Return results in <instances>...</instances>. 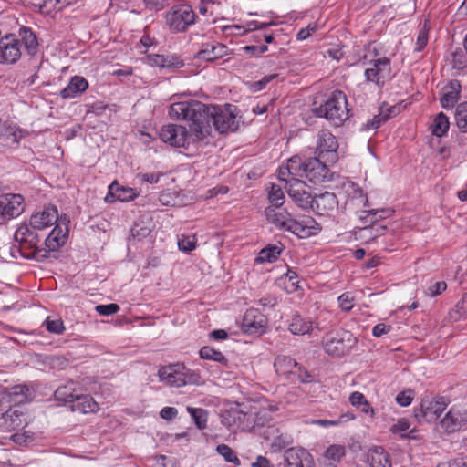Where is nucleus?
<instances>
[{
  "instance_id": "f257e3e1",
  "label": "nucleus",
  "mask_w": 467,
  "mask_h": 467,
  "mask_svg": "<svg viewBox=\"0 0 467 467\" xmlns=\"http://www.w3.org/2000/svg\"><path fill=\"white\" fill-rule=\"evenodd\" d=\"M231 107V104H225L223 109L219 106H208L198 100L172 103L169 109L170 117L173 119L190 121L191 131L180 124H168L161 127L159 137L172 147L188 148L190 144L202 141L210 136L212 126L219 133H225L234 124Z\"/></svg>"
},
{
  "instance_id": "f03ea898",
  "label": "nucleus",
  "mask_w": 467,
  "mask_h": 467,
  "mask_svg": "<svg viewBox=\"0 0 467 467\" xmlns=\"http://www.w3.org/2000/svg\"><path fill=\"white\" fill-rule=\"evenodd\" d=\"M235 425L242 431H251L272 420L271 413L278 410L277 405L267 402L235 403Z\"/></svg>"
},
{
  "instance_id": "7ed1b4c3",
  "label": "nucleus",
  "mask_w": 467,
  "mask_h": 467,
  "mask_svg": "<svg viewBox=\"0 0 467 467\" xmlns=\"http://www.w3.org/2000/svg\"><path fill=\"white\" fill-rule=\"evenodd\" d=\"M43 237L41 231L29 223H22L15 232V241L18 244V252L26 259L42 261L47 258V251L40 244Z\"/></svg>"
},
{
  "instance_id": "20e7f679",
  "label": "nucleus",
  "mask_w": 467,
  "mask_h": 467,
  "mask_svg": "<svg viewBox=\"0 0 467 467\" xmlns=\"http://www.w3.org/2000/svg\"><path fill=\"white\" fill-rule=\"evenodd\" d=\"M315 113L337 127L341 126L349 118L345 93L340 90L333 91L323 104L315 109Z\"/></svg>"
},
{
  "instance_id": "39448f33",
  "label": "nucleus",
  "mask_w": 467,
  "mask_h": 467,
  "mask_svg": "<svg viewBox=\"0 0 467 467\" xmlns=\"http://www.w3.org/2000/svg\"><path fill=\"white\" fill-rule=\"evenodd\" d=\"M158 377L161 382L174 388L202 383L198 372L187 368L183 363L180 362L161 366L158 370Z\"/></svg>"
},
{
  "instance_id": "423d86ee",
  "label": "nucleus",
  "mask_w": 467,
  "mask_h": 467,
  "mask_svg": "<svg viewBox=\"0 0 467 467\" xmlns=\"http://www.w3.org/2000/svg\"><path fill=\"white\" fill-rule=\"evenodd\" d=\"M196 15L189 5H177L172 6L166 14V23L171 31L185 32L189 26L195 23Z\"/></svg>"
},
{
  "instance_id": "0eeeda50",
  "label": "nucleus",
  "mask_w": 467,
  "mask_h": 467,
  "mask_svg": "<svg viewBox=\"0 0 467 467\" xmlns=\"http://www.w3.org/2000/svg\"><path fill=\"white\" fill-rule=\"evenodd\" d=\"M365 81L381 88L391 78V63L388 57L368 62L364 71Z\"/></svg>"
},
{
  "instance_id": "6e6552de",
  "label": "nucleus",
  "mask_w": 467,
  "mask_h": 467,
  "mask_svg": "<svg viewBox=\"0 0 467 467\" xmlns=\"http://www.w3.org/2000/svg\"><path fill=\"white\" fill-rule=\"evenodd\" d=\"M338 143L336 137L328 130H321L317 134L316 153L328 163L337 160Z\"/></svg>"
},
{
  "instance_id": "1a4fd4ad",
  "label": "nucleus",
  "mask_w": 467,
  "mask_h": 467,
  "mask_svg": "<svg viewBox=\"0 0 467 467\" xmlns=\"http://www.w3.org/2000/svg\"><path fill=\"white\" fill-rule=\"evenodd\" d=\"M447 402L444 398L425 397L422 399L420 408L415 410V417L419 420L432 422L438 420L441 414L447 408Z\"/></svg>"
},
{
  "instance_id": "9d476101",
  "label": "nucleus",
  "mask_w": 467,
  "mask_h": 467,
  "mask_svg": "<svg viewBox=\"0 0 467 467\" xmlns=\"http://www.w3.org/2000/svg\"><path fill=\"white\" fill-rule=\"evenodd\" d=\"M268 320L258 309L246 310L242 320V330L244 334L259 337L266 332Z\"/></svg>"
},
{
  "instance_id": "9b49d317",
  "label": "nucleus",
  "mask_w": 467,
  "mask_h": 467,
  "mask_svg": "<svg viewBox=\"0 0 467 467\" xmlns=\"http://www.w3.org/2000/svg\"><path fill=\"white\" fill-rule=\"evenodd\" d=\"M25 210V199L21 194H5L0 196V224L17 217Z\"/></svg>"
},
{
  "instance_id": "f8f14e48",
  "label": "nucleus",
  "mask_w": 467,
  "mask_h": 467,
  "mask_svg": "<svg viewBox=\"0 0 467 467\" xmlns=\"http://www.w3.org/2000/svg\"><path fill=\"white\" fill-rule=\"evenodd\" d=\"M289 197L301 208L307 209L313 203L311 188L301 179L294 178L286 183Z\"/></svg>"
},
{
  "instance_id": "ddd939ff",
  "label": "nucleus",
  "mask_w": 467,
  "mask_h": 467,
  "mask_svg": "<svg viewBox=\"0 0 467 467\" xmlns=\"http://www.w3.org/2000/svg\"><path fill=\"white\" fill-rule=\"evenodd\" d=\"M327 162L323 158L314 157L306 159V174L304 177L313 183H322L332 179Z\"/></svg>"
},
{
  "instance_id": "4468645a",
  "label": "nucleus",
  "mask_w": 467,
  "mask_h": 467,
  "mask_svg": "<svg viewBox=\"0 0 467 467\" xmlns=\"http://www.w3.org/2000/svg\"><path fill=\"white\" fill-rule=\"evenodd\" d=\"M321 226L310 216H303L299 219H292L287 227L290 232L299 238H307L317 235L321 231Z\"/></svg>"
},
{
  "instance_id": "2eb2a0df",
  "label": "nucleus",
  "mask_w": 467,
  "mask_h": 467,
  "mask_svg": "<svg viewBox=\"0 0 467 467\" xmlns=\"http://www.w3.org/2000/svg\"><path fill=\"white\" fill-rule=\"evenodd\" d=\"M20 57V40L12 34L4 35L0 44V62L13 64Z\"/></svg>"
},
{
  "instance_id": "dca6fc26",
  "label": "nucleus",
  "mask_w": 467,
  "mask_h": 467,
  "mask_svg": "<svg viewBox=\"0 0 467 467\" xmlns=\"http://www.w3.org/2000/svg\"><path fill=\"white\" fill-rule=\"evenodd\" d=\"M68 228L66 223V219H62L56 224L53 230L46 237L43 248L47 251V258L50 252L57 251L62 247L67 240Z\"/></svg>"
},
{
  "instance_id": "f3484780",
  "label": "nucleus",
  "mask_w": 467,
  "mask_h": 467,
  "mask_svg": "<svg viewBox=\"0 0 467 467\" xmlns=\"http://www.w3.org/2000/svg\"><path fill=\"white\" fill-rule=\"evenodd\" d=\"M306 160L303 161L298 156L291 157L285 165L279 168L278 178L280 181L288 183L294 178L300 179L306 174Z\"/></svg>"
},
{
  "instance_id": "a211bd4d",
  "label": "nucleus",
  "mask_w": 467,
  "mask_h": 467,
  "mask_svg": "<svg viewBox=\"0 0 467 467\" xmlns=\"http://www.w3.org/2000/svg\"><path fill=\"white\" fill-rule=\"evenodd\" d=\"M26 424L25 414L17 407H10L7 410L0 412V428L4 431H16Z\"/></svg>"
},
{
  "instance_id": "6ab92c4d",
  "label": "nucleus",
  "mask_w": 467,
  "mask_h": 467,
  "mask_svg": "<svg viewBox=\"0 0 467 467\" xmlns=\"http://www.w3.org/2000/svg\"><path fill=\"white\" fill-rule=\"evenodd\" d=\"M284 457L285 467H314L312 455L304 448H289L285 451Z\"/></svg>"
},
{
  "instance_id": "aec40b11",
  "label": "nucleus",
  "mask_w": 467,
  "mask_h": 467,
  "mask_svg": "<svg viewBox=\"0 0 467 467\" xmlns=\"http://www.w3.org/2000/svg\"><path fill=\"white\" fill-rule=\"evenodd\" d=\"M26 135L16 124L5 122L0 132V147L6 149H16L18 147L22 138Z\"/></svg>"
},
{
  "instance_id": "412c9836",
  "label": "nucleus",
  "mask_w": 467,
  "mask_h": 467,
  "mask_svg": "<svg viewBox=\"0 0 467 467\" xmlns=\"http://www.w3.org/2000/svg\"><path fill=\"white\" fill-rule=\"evenodd\" d=\"M58 222V212L55 206H47L41 212L33 213L29 219V224L43 232Z\"/></svg>"
},
{
  "instance_id": "4be33fe9",
  "label": "nucleus",
  "mask_w": 467,
  "mask_h": 467,
  "mask_svg": "<svg viewBox=\"0 0 467 467\" xmlns=\"http://www.w3.org/2000/svg\"><path fill=\"white\" fill-rule=\"evenodd\" d=\"M139 196L136 189L120 185L117 181H114L109 186V192L105 197V202L112 203L116 201L130 202Z\"/></svg>"
},
{
  "instance_id": "5701e85b",
  "label": "nucleus",
  "mask_w": 467,
  "mask_h": 467,
  "mask_svg": "<svg viewBox=\"0 0 467 467\" xmlns=\"http://www.w3.org/2000/svg\"><path fill=\"white\" fill-rule=\"evenodd\" d=\"M263 437L267 441L274 451H281L289 444L293 440L287 433L282 432L275 426H268L263 432Z\"/></svg>"
},
{
  "instance_id": "b1692460",
  "label": "nucleus",
  "mask_w": 467,
  "mask_h": 467,
  "mask_svg": "<svg viewBox=\"0 0 467 467\" xmlns=\"http://www.w3.org/2000/svg\"><path fill=\"white\" fill-rule=\"evenodd\" d=\"M467 422V413L459 407H452L441 421V426L447 432H453Z\"/></svg>"
},
{
  "instance_id": "393cba45",
  "label": "nucleus",
  "mask_w": 467,
  "mask_h": 467,
  "mask_svg": "<svg viewBox=\"0 0 467 467\" xmlns=\"http://www.w3.org/2000/svg\"><path fill=\"white\" fill-rule=\"evenodd\" d=\"M337 206V196L329 192L315 195L313 197V203H311L312 210L316 211L320 215L328 214L335 210Z\"/></svg>"
},
{
  "instance_id": "a878e982",
  "label": "nucleus",
  "mask_w": 467,
  "mask_h": 467,
  "mask_svg": "<svg viewBox=\"0 0 467 467\" xmlns=\"http://www.w3.org/2000/svg\"><path fill=\"white\" fill-rule=\"evenodd\" d=\"M228 52L226 46L217 42L202 44L201 49L196 54V58L205 61H214L223 57Z\"/></svg>"
},
{
  "instance_id": "bb28decb",
  "label": "nucleus",
  "mask_w": 467,
  "mask_h": 467,
  "mask_svg": "<svg viewBox=\"0 0 467 467\" xmlns=\"http://www.w3.org/2000/svg\"><path fill=\"white\" fill-rule=\"evenodd\" d=\"M31 390L26 385H16L11 388L5 389L3 400H6L7 402L12 403V407L26 403L31 397Z\"/></svg>"
},
{
  "instance_id": "cd10ccee",
  "label": "nucleus",
  "mask_w": 467,
  "mask_h": 467,
  "mask_svg": "<svg viewBox=\"0 0 467 467\" xmlns=\"http://www.w3.org/2000/svg\"><path fill=\"white\" fill-rule=\"evenodd\" d=\"M265 215L271 223H273L279 230L283 231H287L290 221L293 219L290 213H288L285 210L276 207H267L265 209Z\"/></svg>"
},
{
  "instance_id": "c85d7f7f",
  "label": "nucleus",
  "mask_w": 467,
  "mask_h": 467,
  "mask_svg": "<svg viewBox=\"0 0 467 467\" xmlns=\"http://www.w3.org/2000/svg\"><path fill=\"white\" fill-rule=\"evenodd\" d=\"M88 88V80L81 76H74L70 78L69 83L60 91L63 99H73L84 93Z\"/></svg>"
},
{
  "instance_id": "c756f323",
  "label": "nucleus",
  "mask_w": 467,
  "mask_h": 467,
  "mask_svg": "<svg viewBox=\"0 0 467 467\" xmlns=\"http://www.w3.org/2000/svg\"><path fill=\"white\" fill-rule=\"evenodd\" d=\"M314 327V322L310 318L298 314L294 315L288 323V330L296 336L308 335Z\"/></svg>"
},
{
  "instance_id": "7c9ffc66",
  "label": "nucleus",
  "mask_w": 467,
  "mask_h": 467,
  "mask_svg": "<svg viewBox=\"0 0 467 467\" xmlns=\"http://www.w3.org/2000/svg\"><path fill=\"white\" fill-rule=\"evenodd\" d=\"M461 85L457 80L451 81L442 89L441 105L444 109H451L459 100Z\"/></svg>"
},
{
  "instance_id": "2f4dec72",
  "label": "nucleus",
  "mask_w": 467,
  "mask_h": 467,
  "mask_svg": "<svg viewBox=\"0 0 467 467\" xmlns=\"http://www.w3.org/2000/svg\"><path fill=\"white\" fill-rule=\"evenodd\" d=\"M350 334L344 333L343 337L331 338L325 344V349L327 353L334 357H340L345 355L349 348V346L346 344V340L350 342Z\"/></svg>"
},
{
  "instance_id": "473e14b6",
  "label": "nucleus",
  "mask_w": 467,
  "mask_h": 467,
  "mask_svg": "<svg viewBox=\"0 0 467 467\" xmlns=\"http://www.w3.org/2000/svg\"><path fill=\"white\" fill-rule=\"evenodd\" d=\"M70 408L73 411H79L86 414L96 411L99 409V405L91 396L82 394L79 389Z\"/></svg>"
},
{
  "instance_id": "72a5a7b5",
  "label": "nucleus",
  "mask_w": 467,
  "mask_h": 467,
  "mask_svg": "<svg viewBox=\"0 0 467 467\" xmlns=\"http://www.w3.org/2000/svg\"><path fill=\"white\" fill-rule=\"evenodd\" d=\"M283 251L281 243L269 244L258 253L255 261L259 264L275 262Z\"/></svg>"
},
{
  "instance_id": "f704fd0d",
  "label": "nucleus",
  "mask_w": 467,
  "mask_h": 467,
  "mask_svg": "<svg viewBox=\"0 0 467 467\" xmlns=\"http://www.w3.org/2000/svg\"><path fill=\"white\" fill-rule=\"evenodd\" d=\"M368 462L371 467H391L389 454L382 447L379 446L369 449Z\"/></svg>"
},
{
  "instance_id": "c9c22d12",
  "label": "nucleus",
  "mask_w": 467,
  "mask_h": 467,
  "mask_svg": "<svg viewBox=\"0 0 467 467\" xmlns=\"http://www.w3.org/2000/svg\"><path fill=\"white\" fill-rule=\"evenodd\" d=\"M78 390L79 389H76L75 384L70 382L67 385L58 387L54 393V397L57 401L69 404L70 406L74 401L75 397H77Z\"/></svg>"
},
{
  "instance_id": "e433bc0d",
  "label": "nucleus",
  "mask_w": 467,
  "mask_h": 467,
  "mask_svg": "<svg viewBox=\"0 0 467 467\" xmlns=\"http://www.w3.org/2000/svg\"><path fill=\"white\" fill-rule=\"evenodd\" d=\"M393 434L399 435L400 438L417 439L415 429L410 430V424L407 419H400L390 427Z\"/></svg>"
},
{
  "instance_id": "4c0bfd02",
  "label": "nucleus",
  "mask_w": 467,
  "mask_h": 467,
  "mask_svg": "<svg viewBox=\"0 0 467 467\" xmlns=\"http://www.w3.org/2000/svg\"><path fill=\"white\" fill-rule=\"evenodd\" d=\"M297 366L298 364L293 358L286 356L278 357L274 363L276 373L280 375L294 373Z\"/></svg>"
},
{
  "instance_id": "58836bf2",
  "label": "nucleus",
  "mask_w": 467,
  "mask_h": 467,
  "mask_svg": "<svg viewBox=\"0 0 467 467\" xmlns=\"http://www.w3.org/2000/svg\"><path fill=\"white\" fill-rule=\"evenodd\" d=\"M450 128L449 118L443 113H439L431 125V132L436 137L444 136Z\"/></svg>"
},
{
  "instance_id": "ea45409f",
  "label": "nucleus",
  "mask_w": 467,
  "mask_h": 467,
  "mask_svg": "<svg viewBox=\"0 0 467 467\" xmlns=\"http://www.w3.org/2000/svg\"><path fill=\"white\" fill-rule=\"evenodd\" d=\"M279 281L284 289L289 294L295 293L300 288L298 275L292 269H288L285 275L280 277Z\"/></svg>"
},
{
  "instance_id": "a19ab883",
  "label": "nucleus",
  "mask_w": 467,
  "mask_h": 467,
  "mask_svg": "<svg viewBox=\"0 0 467 467\" xmlns=\"http://www.w3.org/2000/svg\"><path fill=\"white\" fill-rule=\"evenodd\" d=\"M268 200L272 204L270 207L280 208L285 202V194L280 185L269 183L266 185Z\"/></svg>"
},
{
  "instance_id": "79ce46f5",
  "label": "nucleus",
  "mask_w": 467,
  "mask_h": 467,
  "mask_svg": "<svg viewBox=\"0 0 467 467\" xmlns=\"http://www.w3.org/2000/svg\"><path fill=\"white\" fill-rule=\"evenodd\" d=\"M19 36L26 50L30 54L35 53L38 43L37 38L32 29L23 26L19 30Z\"/></svg>"
},
{
  "instance_id": "37998d69",
  "label": "nucleus",
  "mask_w": 467,
  "mask_h": 467,
  "mask_svg": "<svg viewBox=\"0 0 467 467\" xmlns=\"http://www.w3.org/2000/svg\"><path fill=\"white\" fill-rule=\"evenodd\" d=\"M394 108H389L386 110L380 109V112L366 123L367 130H376L385 123L391 116Z\"/></svg>"
},
{
  "instance_id": "c03bdc74",
  "label": "nucleus",
  "mask_w": 467,
  "mask_h": 467,
  "mask_svg": "<svg viewBox=\"0 0 467 467\" xmlns=\"http://www.w3.org/2000/svg\"><path fill=\"white\" fill-rule=\"evenodd\" d=\"M187 410L193 419L196 427L199 430H204L207 424V411L203 409L192 407H188Z\"/></svg>"
},
{
  "instance_id": "a18cd8bd",
  "label": "nucleus",
  "mask_w": 467,
  "mask_h": 467,
  "mask_svg": "<svg viewBox=\"0 0 467 467\" xmlns=\"http://www.w3.org/2000/svg\"><path fill=\"white\" fill-rule=\"evenodd\" d=\"M455 121L462 132H467V102L459 104L455 110Z\"/></svg>"
},
{
  "instance_id": "49530a36",
  "label": "nucleus",
  "mask_w": 467,
  "mask_h": 467,
  "mask_svg": "<svg viewBox=\"0 0 467 467\" xmlns=\"http://www.w3.org/2000/svg\"><path fill=\"white\" fill-rule=\"evenodd\" d=\"M199 354H200L201 358H202V359L213 360V361H217L221 364L226 363L225 357L220 351L215 350L214 348H213L211 347H208V346L202 347L200 349Z\"/></svg>"
},
{
  "instance_id": "de8ad7c7",
  "label": "nucleus",
  "mask_w": 467,
  "mask_h": 467,
  "mask_svg": "<svg viewBox=\"0 0 467 467\" xmlns=\"http://www.w3.org/2000/svg\"><path fill=\"white\" fill-rule=\"evenodd\" d=\"M266 26V24L259 23L255 20L247 21L245 23L235 24V36H243L245 32L254 29H261Z\"/></svg>"
},
{
  "instance_id": "09e8293b",
  "label": "nucleus",
  "mask_w": 467,
  "mask_h": 467,
  "mask_svg": "<svg viewBox=\"0 0 467 467\" xmlns=\"http://www.w3.org/2000/svg\"><path fill=\"white\" fill-rule=\"evenodd\" d=\"M428 35H429L428 22L425 21L424 24L422 25V26L419 30L414 52H421L425 48V47L428 44Z\"/></svg>"
},
{
  "instance_id": "8fccbe9b",
  "label": "nucleus",
  "mask_w": 467,
  "mask_h": 467,
  "mask_svg": "<svg viewBox=\"0 0 467 467\" xmlns=\"http://www.w3.org/2000/svg\"><path fill=\"white\" fill-rule=\"evenodd\" d=\"M467 317V292L463 295L460 302L455 306V310L451 313V317L458 320Z\"/></svg>"
},
{
  "instance_id": "3c124183",
  "label": "nucleus",
  "mask_w": 467,
  "mask_h": 467,
  "mask_svg": "<svg viewBox=\"0 0 467 467\" xmlns=\"http://www.w3.org/2000/svg\"><path fill=\"white\" fill-rule=\"evenodd\" d=\"M337 302L341 310L350 311L355 305V297L350 292H345L337 297Z\"/></svg>"
},
{
  "instance_id": "603ef678",
  "label": "nucleus",
  "mask_w": 467,
  "mask_h": 467,
  "mask_svg": "<svg viewBox=\"0 0 467 467\" xmlns=\"http://www.w3.org/2000/svg\"><path fill=\"white\" fill-rule=\"evenodd\" d=\"M44 325L48 332L57 335L62 334L65 330V326L60 318L51 319L50 317H47L45 320Z\"/></svg>"
},
{
  "instance_id": "864d4df0",
  "label": "nucleus",
  "mask_w": 467,
  "mask_h": 467,
  "mask_svg": "<svg viewBox=\"0 0 467 467\" xmlns=\"http://www.w3.org/2000/svg\"><path fill=\"white\" fill-rule=\"evenodd\" d=\"M268 50V47L266 45L262 46H254L249 45L244 46L239 48L240 52H243L248 57H258L261 54L265 53Z\"/></svg>"
},
{
  "instance_id": "5fc2aeb1",
  "label": "nucleus",
  "mask_w": 467,
  "mask_h": 467,
  "mask_svg": "<svg viewBox=\"0 0 467 467\" xmlns=\"http://www.w3.org/2000/svg\"><path fill=\"white\" fill-rule=\"evenodd\" d=\"M345 452L346 451L344 446L331 445L327 449L325 457L328 460L338 462L345 455Z\"/></svg>"
},
{
  "instance_id": "6e6d98bb",
  "label": "nucleus",
  "mask_w": 467,
  "mask_h": 467,
  "mask_svg": "<svg viewBox=\"0 0 467 467\" xmlns=\"http://www.w3.org/2000/svg\"><path fill=\"white\" fill-rule=\"evenodd\" d=\"M451 63L453 68L462 70L467 67V57L462 50H456L452 53Z\"/></svg>"
},
{
  "instance_id": "4d7b16f0",
  "label": "nucleus",
  "mask_w": 467,
  "mask_h": 467,
  "mask_svg": "<svg viewBox=\"0 0 467 467\" xmlns=\"http://www.w3.org/2000/svg\"><path fill=\"white\" fill-rule=\"evenodd\" d=\"M413 400V392L410 389L400 392L396 396V402L401 407H408Z\"/></svg>"
},
{
  "instance_id": "13d9d810",
  "label": "nucleus",
  "mask_w": 467,
  "mask_h": 467,
  "mask_svg": "<svg viewBox=\"0 0 467 467\" xmlns=\"http://www.w3.org/2000/svg\"><path fill=\"white\" fill-rule=\"evenodd\" d=\"M95 310L101 316H110L116 314L119 310L117 304L111 303L108 305H98Z\"/></svg>"
},
{
  "instance_id": "bf43d9fd",
  "label": "nucleus",
  "mask_w": 467,
  "mask_h": 467,
  "mask_svg": "<svg viewBox=\"0 0 467 467\" xmlns=\"http://www.w3.org/2000/svg\"><path fill=\"white\" fill-rule=\"evenodd\" d=\"M447 288V284L444 281H438L431 284L427 289V295L430 296H436L444 292Z\"/></svg>"
},
{
  "instance_id": "052dcab7",
  "label": "nucleus",
  "mask_w": 467,
  "mask_h": 467,
  "mask_svg": "<svg viewBox=\"0 0 467 467\" xmlns=\"http://www.w3.org/2000/svg\"><path fill=\"white\" fill-rule=\"evenodd\" d=\"M367 401H368V400L366 399L364 394H362L359 391H354L349 396V402H350V404L353 407H356L357 409L358 408H361L363 403H365Z\"/></svg>"
},
{
  "instance_id": "680f3d73",
  "label": "nucleus",
  "mask_w": 467,
  "mask_h": 467,
  "mask_svg": "<svg viewBox=\"0 0 467 467\" xmlns=\"http://www.w3.org/2000/svg\"><path fill=\"white\" fill-rule=\"evenodd\" d=\"M165 65L167 68H181L184 66L183 61L175 56H164Z\"/></svg>"
},
{
  "instance_id": "e2e57ef3",
  "label": "nucleus",
  "mask_w": 467,
  "mask_h": 467,
  "mask_svg": "<svg viewBox=\"0 0 467 467\" xmlns=\"http://www.w3.org/2000/svg\"><path fill=\"white\" fill-rule=\"evenodd\" d=\"M179 249L182 252H191L195 248L193 238L182 237L178 241Z\"/></svg>"
},
{
  "instance_id": "0e129e2a",
  "label": "nucleus",
  "mask_w": 467,
  "mask_h": 467,
  "mask_svg": "<svg viewBox=\"0 0 467 467\" xmlns=\"http://www.w3.org/2000/svg\"><path fill=\"white\" fill-rule=\"evenodd\" d=\"M216 451L225 459V461L228 462H234V451L229 446L225 444H220L216 447Z\"/></svg>"
},
{
  "instance_id": "69168bd1",
  "label": "nucleus",
  "mask_w": 467,
  "mask_h": 467,
  "mask_svg": "<svg viewBox=\"0 0 467 467\" xmlns=\"http://www.w3.org/2000/svg\"><path fill=\"white\" fill-rule=\"evenodd\" d=\"M275 77H276V75L265 76L262 79H260L259 81L254 82L252 85V88H251L252 91L257 92V91H260V90L264 89L266 87V85L270 81H272Z\"/></svg>"
},
{
  "instance_id": "338daca9",
  "label": "nucleus",
  "mask_w": 467,
  "mask_h": 467,
  "mask_svg": "<svg viewBox=\"0 0 467 467\" xmlns=\"http://www.w3.org/2000/svg\"><path fill=\"white\" fill-rule=\"evenodd\" d=\"M391 328H392V327L390 325L379 323V324H377L376 326H374V327L372 328V335L375 337H380L383 335H386L389 332H390Z\"/></svg>"
},
{
  "instance_id": "774afa93",
  "label": "nucleus",
  "mask_w": 467,
  "mask_h": 467,
  "mask_svg": "<svg viewBox=\"0 0 467 467\" xmlns=\"http://www.w3.org/2000/svg\"><path fill=\"white\" fill-rule=\"evenodd\" d=\"M144 4L148 9L159 11L167 5V0H144Z\"/></svg>"
}]
</instances>
